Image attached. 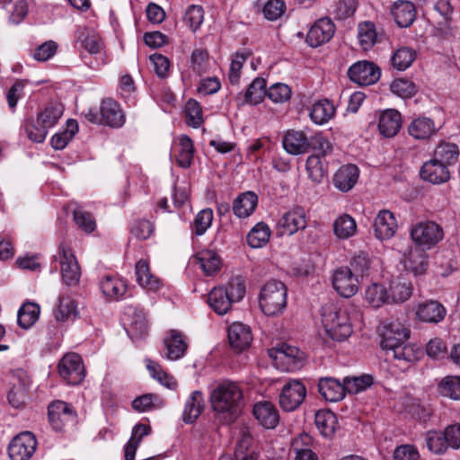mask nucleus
Returning <instances> with one entry per match:
<instances>
[{
  "label": "nucleus",
  "instance_id": "nucleus-10",
  "mask_svg": "<svg viewBox=\"0 0 460 460\" xmlns=\"http://www.w3.org/2000/svg\"><path fill=\"white\" fill-rule=\"evenodd\" d=\"M37 440L31 432L17 435L10 443L8 455L12 460H29L34 454Z\"/></svg>",
  "mask_w": 460,
  "mask_h": 460
},
{
  "label": "nucleus",
  "instance_id": "nucleus-63",
  "mask_svg": "<svg viewBox=\"0 0 460 460\" xmlns=\"http://www.w3.org/2000/svg\"><path fill=\"white\" fill-rule=\"evenodd\" d=\"M74 220L77 226L85 233H92L96 227L93 215L80 208L74 210Z\"/></svg>",
  "mask_w": 460,
  "mask_h": 460
},
{
  "label": "nucleus",
  "instance_id": "nucleus-43",
  "mask_svg": "<svg viewBox=\"0 0 460 460\" xmlns=\"http://www.w3.org/2000/svg\"><path fill=\"white\" fill-rule=\"evenodd\" d=\"M270 229L263 222L258 223L247 234V243L252 248H261L268 243Z\"/></svg>",
  "mask_w": 460,
  "mask_h": 460
},
{
  "label": "nucleus",
  "instance_id": "nucleus-11",
  "mask_svg": "<svg viewBox=\"0 0 460 460\" xmlns=\"http://www.w3.org/2000/svg\"><path fill=\"white\" fill-rule=\"evenodd\" d=\"M332 286L341 296L349 298L358 292L359 279L347 267H341L333 273Z\"/></svg>",
  "mask_w": 460,
  "mask_h": 460
},
{
  "label": "nucleus",
  "instance_id": "nucleus-52",
  "mask_svg": "<svg viewBox=\"0 0 460 460\" xmlns=\"http://www.w3.org/2000/svg\"><path fill=\"white\" fill-rule=\"evenodd\" d=\"M345 392L349 394H358L373 384V377L370 375H362L360 376H347L343 379Z\"/></svg>",
  "mask_w": 460,
  "mask_h": 460
},
{
  "label": "nucleus",
  "instance_id": "nucleus-42",
  "mask_svg": "<svg viewBox=\"0 0 460 460\" xmlns=\"http://www.w3.org/2000/svg\"><path fill=\"white\" fill-rule=\"evenodd\" d=\"M194 147L192 140L186 135L179 137L177 164L182 168H189L193 161Z\"/></svg>",
  "mask_w": 460,
  "mask_h": 460
},
{
  "label": "nucleus",
  "instance_id": "nucleus-30",
  "mask_svg": "<svg viewBox=\"0 0 460 460\" xmlns=\"http://www.w3.org/2000/svg\"><path fill=\"white\" fill-rule=\"evenodd\" d=\"M392 14L398 26L406 28L411 25L416 17V9L410 1H398L392 7Z\"/></svg>",
  "mask_w": 460,
  "mask_h": 460
},
{
  "label": "nucleus",
  "instance_id": "nucleus-60",
  "mask_svg": "<svg viewBox=\"0 0 460 460\" xmlns=\"http://www.w3.org/2000/svg\"><path fill=\"white\" fill-rule=\"evenodd\" d=\"M358 7L356 0H337L332 13L336 19L345 20L351 17Z\"/></svg>",
  "mask_w": 460,
  "mask_h": 460
},
{
  "label": "nucleus",
  "instance_id": "nucleus-4",
  "mask_svg": "<svg viewBox=\"0 0 460 460\" xmlns=\"http://www.w3.org/2000/svg\"><path fill=\"white\" fill-rule=\"evenodd\" d=\"M288 304V288L280 280L270 279L261 288L259 305L267 316L281 314Z\"/></svg>",
  "mask_w": 460,
  "mask_h": 460
},
{
  "label": "nucleus",
  "instance_id": "nucleus-14",
  "mask_svg": "<svg viewBox=\"0 0 460 460\" xmlns=\"http://www.w3.org/2000/svg\"><path fill=\"white\" fill-rule=\"evenodd\" d=\"M49 420L54 429L60 431L75 420V411L66 402L56 401L49 405Z\"/></svg>",
  "mask_w": 460,
  "mask_h": 460
},
{
  "label": "nucleus",
  "instance_id": "nucleus-8",
  "mask_svg": "<svg viewBox=\"0 0 460 460\" xmlns=\"http://www.w3.org/2000/svg\"><path fill=\"white\" fill-rule=\"evenodd\" d=\"M60 376L69 385H79L84 378L85 370L81 357L76 353L65 355L58 364Z\"/></svg>",
  "mask_w": 460,
  "mask_h": 460
},
{
  "label": "nucleus",
  "instance_id": "nucleus-26",
  "mask_svg": "<svg viewBox=\"0 0 460 460\" xmlns=\"http://www.w3.org/2000/svg\"><path fill=\"white\" fill-rule=\"evenodd\" d=\"M402 127V116L396 110L389 109L381 113L378 129L385 137H394Z\"/></svg>",
  "mask_w": 460,
  "mask_h": 460
},
{
  "label": "nucleus",
  "instance_id": "nucleus-15",
  "mask_svg": "<svg viewBox=\"0 0 460 460\" xmlns=\"http://www.w3.org/2000/svg\"><path fill=\"white\" fill-rule=\"evenodd\" d=\"M335 25L330 18L317 20L306 35V42L313 48L328 42L334 35Z\"/></svg>",
  "mask_w": 460,
  "mask_h": 460
},
{
  "label": "nucleus",
  "instance_id": "nucleus-23",
  "mask_svg": "<svg viewBox=\"0 0 460 460\" xmlns=\"http://www.w3.org/2000/svg\"><path fill=\"white\" fill-rule=\"evenodd\" d=\"M266 81L261 77L255 78L248 86L246 92L236 96L239 105H256L261 102L266 96Z\"/></svg>",
  "mask_w": 460,
  "mask_h": 460
},
{
  "label": "nucleus",
  "instance_id": "nucleus-62",
  "mask_svg": "<svg viewBox=\"0 0 460 460\" xmlns=\"http://www.w3.org/2000/svg\"><path fill=\"white\" fill-rule=\"evenodd\" d=\"M370 267V260L364 252L356 254L351 261L349 267H347L356 277L363 278L368 271Z\"/></svg>",
  "mask_w": 460,
  "mask_h": 460
},
{
  "label": "nucleus",
  "instance_id": "nucleus-35",
  "mask_svg": "<svg viewBox=\"0 0 460 460\" xmlns=\"http://www.w3.org/2000/svg\"><path fill=\"white\" fill-rule=\"evenodd\" d=\"M388 292L389 303H402L410 298L412 294L411 282L397 278L391 280Z\"/></svg>",
  "mask_w": 460,
  "mask_h": 460
},
{
  "label": "nucleus",
  "instance_id": "nucleus-55",
  "mask_svg": "<svg viewBox=\"0 0 460 460\" xmlns=\"http://www.w3.org/2000/svg\"><path fill=\"white\" fill-rule=\"evenodd\" d=\"M76 314V305L73 298L70 296H60L58 300V306L55 312V317L58 321L65 322L71 316Z\"/></svg>",
  "mask_w": 460,
  "mask_h": 460
},
{
  "label": "nucleus",
  "instance_id": "nucleus-54",
  "mask_svg": "<svg viewBox=\"0 0 460 460\" xmlns=\"http://www.w3.org/2000/svg\"><path fill=\"white\" fill-rule=\"evenodd\" d=\"M185 115L188 125L193 128H199L204 121L202 108L200 104L193 99H190L186 102Z\"/></svg>",
  "mask_w": 460,
  "mask_h": 460
},
{
  "label": "nucleus",
  "instance_id": "nucleus-57",
  "mask_svg": "<svg viewBox=\"0 0 460 460\" xmlns=\"http://www.w3.org/2000/svg\"><path fill=\"white\" fill-rule=\"evenodd\" d=\"M131 405L135 411L143 412L162 406L163 402L157 395L146 394L133 400Z\"/></svg>",
  "mask_w": 460,
  "mask_h": 460
},
{
  "label": "nucleus",
  "instance_id": "nucleus-22",
  "mask_svg": "<svg viewBox=\"0 0 460 460\" xmlns=\"http://www.w3.org/2000/svg\"><path fill=\"white\" fill-rule=\"evenodd\" d=\"M318 392L328 402H339L346 394L344 384L334 377H321L318 381Z\"/></svg>",
  "mask_w": 460,
  "mask_h": 460
},
{
  "label": "nucleus",
  "instance_id": "nucleus-45",
  "mask_svg": "<svg viewBox=\"0 0 460 460\" xmlns=\"http://www.w3.org/2000/svg\"><path fill=\"white\" fill-rule=\"evenodd\" d=\"M252 436L243 432L234 451L235 460H258L259 455L255 449L252 447Z\"/></svg>",
  "mask_w": 460,
  "mask_h": 460
},
{
  "label": "nucleus",
  "instance_id": "nucleus-61",
  "mask_svg": "<svg viewBox=\"0 0 460 460\" xmlns=\"http://www.w3.org/2000/svg\"><path fill=\"white\" fill-rule=\"evenodd\" d=\"M391 91L403 99H409L417 93V86L411 81L400 78L392 83Z\"/></svg>",
  "mask_w": 460,
  "mask_h": 460
},
{
  "label": "nucleus",
  "instance_id": "nucleus-47",
  "mask_svg": "<svg viewBox=\"0 0 460 460\" xmlns=\"http://www.w3.org/2000/svg\"><path fill=\"white\" fill-rule=\"evenodd\" d=\"M458 146L453 143H441L434 151V158L447 166L456 164L458 160Z\"/></svg>",
  "mask_w": 460,
  "mask_h": 460
},
{
  "label": "nucleus",
  "instance_id": "nucleus-27",
  "mask_svg": "<svg viewBox=\"0 0 460 460\" xmlns=\"http://www.w3.org/2000/svg\"><path fill=\"white\" fill-rule=\"evenodd\" d=\"M164 343L167 349L166 358L172 360L182 358L188 349L183 334L177 330H171Z\"/></svg>",
  "mask_w": 460,
  "mask_h": 460
},
{
  "label": "nucleus",
  "instance_id": "nucleus-56",
  "mask_svg": "<svg viewBox=\"0 0 460 460\" xmlns=\"http://www.w3.org/2000/svg\"><path fill=\"white\" fill-rule=\"evenodd\" d=\"M24 129L27 137L36 143L43 142L49 130L44 125L37 123V119L34 120L33 119H28L25 120Z\"/></svg>",
  "mask_w": 460,
  "mask_h": 460
},
{
  "label": "nucleus",
  "instance_id": "nucleus-50",
  "mask_svg": "<svg viewBox=\"0 0 460 460\" xmlns=\"http://www.w3.org/2000/svg\"><path fill=\"white\" fill-rule=\"evenodd\" d=\"M416 58V52L408 47L398 49L392 57V65L394 68L402 71L408 68Z\"/></svg>",
  "mask_w": 460,
  "mask_h": 460
},
{
  "label": "nucleus",
  "instance_id": "nucleus-38",
  "mask_svg": "<svg viewBox=\"0 0 460 460\" xmlns=\"http://www.w3.org/2000/svg\"><path fill=\"white\" fill-rule=\"evenodd\" d=\"M408 132L416 139H426L436 132V127L429 118L420 117L411 122Z\"/></svg>",
  "mask_w": 460,
  "mask_h": 460
},
{
  "label": "nucleus",
  "instance_id": "nucleus-16",
  "mask_svg": "<svg viewBox=\"0 0 460 460\" xmlns=\"http://www.w3.org/2000/svg\"><path fill=\"white\" fill-rule=\"evenodd\" d=\"M227 338L231 348L237 353L250 348L253 340L250 326L239 322L228 327Z\"/></svg>",
  "mask_w": 460,
  "mask_h": 460
},
{
  "label": "nucleus",
  "instance_id": "nucleus-3",
  "mask_svg": "<svg viewBox=\"0 0 460 460\" xmlns=\"http://www.w3.org/2000/svg\"><path fill=\"white\" fill-rule=\"evenodd\" d=\"M246 292L243 280L240 277L232 278L227 286L215 287L208 294V303L217 314L228 313L234 303L241 301Z\"/></svg>",
  "mask_w": 460,
  "mask_h": 460
},
{
  "label": "nucleus",
  "instance_id": "nucleus-25",
  "mask_svg": "<svg viewBox=\"0 0 460 460\" xmlns=\"http://www.w3.org/2000/svg\"><path fill=\"white\" fill-rule=\"evenodd\" d=\"M434 10L438 15L437 28L442 34L447 36L452 31V17L454 7L451 0H437L434 4Z\"/></svg>",
  "mask_w": 460,
  "mask_h": 460
},
{
  "label": "nucleus",
  "instance_id": "nucleus-49",
  "mask_svg": "<svg viewBox=\"0 0 460 460\" xmlns=\"http://www.w3.org/2000/svg\"><path fill=\"white\" fill-rule=\"evenodd\" d=\"M367 302L373 307H380L385 303H389L387 289L381 284H372L365 292Z\"/></svg>",
  "mask_w": 460,
  "mask_h": 460
},
{
  "label": "nucleus",
  "instance_id": "nucleus-36",
  "mask_svg": "<svg viewBox=\"0 0 460 460\" xmlns=\"http://www.w3.org/2000/svg\"><path fill=\"white\" fill-rule=\"evenodd\" d=\"M194 261L199 265L206 275H213L221 267V260L216 252L202 250L194 256Z\"/></svg>",
  "mask_w": 460,
  "mask_h": 460
},
{
  "label": "nucleus",
  "instance_id": "nucleus-7",
  "mask_svg": "<svg viewBox=\"0 0 460 460\" xmlns=\"http://www.w3.org/2000/svg\"><path fill=\"white\" fill-rule=\"evenodd\" d=\"M380 345L383 349L404 343L410 337V330L398 320H388L379 327Z\"/></svg>",
  "mask_w": 460,
  "mask_h": 460
},
{
  "label": "nucleus",
  "instance_id": "nucleus-41",
  "mask_svg": "<svg viewBox=\"0 0 460 460\" xmlns=\"http://www.w3.org/2000/svg\"><path fill=\"white\" fill-rule=\"evenodd\" d=\"M64 108L59 103H51L44 108L37 116V123H41L47 129L54 127L61 116Z\"/></svg>",
  "mask_w": 460,
  "mask_h": 460
},
{
  "label": "nucleus",
  "instance_id": "nucleus-37",
  "mask_svg": "<svg viewBox=\"0 0 460 460\" xmlns=\"http://www.w3.org/2000/svg\"><path fill=\"white\" fill-rule=\"evenodd\" d=\"M204 409L203 394L199 391H194L187 400L182 420L185 423H192L201 414Z\"/></svg>",
  "mask_w": 460,
  "mask_h": 460
},
{
  "label": "nucleus",
  "instance_id": "nucleus-51",
  "mask_svg": "<svg viewBox=\"0 0 460 460\" xmlns=\"http://www.w3.org/2000/svg\"><path fill=\"white\" fill-rule=\"evenodd\" d=\"M376 31L375 24L371 22H360L358 27V37L361 47L368 49L376 41Z\"/></svg>",
  "mask_w": 460,
  "mask_h": 460
},
{
  "label": "nucleus",
  "instance_id": "nucleus-12",
  "mask_svg": "<svg viewBox=\"0 0 460 460\" xmlns=\"http://www.w3.org/2000/svg\"><path fill=\"white\" fill-rule=\"evenodd\" d=\"M380 69L373 62L359 61L348 70L349 79L359 85L375 84L380 77Z\"/></svg>",
  "mask_w": 460,
  "mask_h": 460
},
{
  "label": "nucleus",
  "instance_id": "nucleus-53",
  "mask_svg": "<svg viewBox=\"0 0 460 460\" xmlns=\"http://www.w3.org/2000/svg\"><path fill=\"white\" fill-rule=\"evenodd\" d=\"M428 448L435 454H443L449 447L444 432L429 430L426 434Z\"/></svg>",
  "mask_w": 460,
  "mask_h": 460
},
{
  "label": "nucleus",
  "instance_id": "nucleus-33",
  "mask_svg": "<svg viewBox=\"0 0 460 460\" xmlns=\"http://www.w3.org/2000/svg\"><path fill=\"white\" fill-rule=\"evenodd\" d=\"M136 275L138 284L150 291H156L161 287V280L150 271L148 262L140 260L136 264Z\"/></svg>",
  "mask_w": 460,
  "mask_h": 460
},
{
  "label": "nucleus",
  "instance_id": "nucleus-24",
  "mask_svg": "<svg viewBox=\"0 0 460 460\" xmlns=\"http://www.w3.org/2000/svg\"><path fill=\"white\" fill-rule=\"evenodd\" d=\"M100 113L102 115V124L112 128H119L124 123V115L119 103L111 98L104 99L102 102Z\"/></svg>",
  "mask_w": 460,
  "mask_h": 460
},
{
  "label": "nucleus",
  "instance_id": "nucleus-48",
  "mask_svg": "<svg viewBox=\"0 0 460 460\" xmlns=\"http://www.w3.org/2000/svg\"><path fill=\"white\" fill-rule=\"evenodd\" d=\"M357 230L355 220L349 215L345 214L339 217L333 224V231L335 235L340 239H347L354 235Z\"/></svg>",
  "mask_w": 460,
  "mask_h": 460
},
{
  "label": "nucleus",
  "instance_id": "nucleus-29",
  "mask_svg": "<svg viewBox=\"0 0 460 460\" xmlns=\"http://www.w3.org/2000/svg\"><path fill=\"white\" fill-rule=\"evenodd\" d=\"M269 356L275 361L279 360L282 363L293 365L294 367H296L297 363L302 359L299 349L287 343L279 344L269 349Z\"/></svg>",
  "mask_w": 460,
  "mask_h": 460
},
{
  "label": "nucleus",
  "instance_id": "nucleus-34",
  "mask_svg": "<svg viewBox=\"0 0 460 460\" xmlns=\"http://www.w3.org/2000/svg\"><path fill=\"white\" fill-rule=\"evenodd\" d=\"M314 422L320 433L325 438H332L338 426L337 416L330 410L318 411Z\"/></svg>",
  "mask_w": 460,
  "mask_h": 460
},
{
  "label": "nucleus",
  "instance_id": "nucleus-2",
  "mask_svg": "<svg viewBox=\"0 0 460 460\" xmlns=\"http://www.w3.org/2000/svg\"><path fill=\"white\" fill-rule=\"evenodd\" d=\"M359 316L353 305L326 304L322 308V322L326 333L334 341H343L352 333V321Z\"/></svg>",
  "mask_w": 460,
  "mask_h": 460
},
{
  "label": "nucleus",
  "instance_id": "nucleus-17",
  "mask_svg": "<svg viewBox=\"0 0 460 460\" xmlns=\"http://www.w3.org/2000/svg\"><path fill=\"white\" fill-rule=\"evenodd\" d=\"M415 314L420 322L438 323L444 320L447 310L441 303L430 299L419 303L416 306Z\"/></svg>",
  "mask_w": 460,
  "mask_h": 460
},
{
  "label": "nucleus",
  "instance_id": "nucleus-31",
  "mask_svg": "<svg viewBox=\"0 0 460 460\" xmlns=\"http://www.w3.org/2000/svg\"><path fill=\"white\" fill-rule=\"evenodd\" d=\"M258 204V197L252 191L240 194L233 203L234 214L239 218L250 217Z\"/></svg>",
  "mask_w": 460,
  "mask_h": 460
},
{
  "label": "nucleus",
  "instance_id": "nucleus-32",
  "mask_svg": "<svg viewBox=\"0 0 460 460\" xmlns=\"http://www.w3.org/2000/svg\"><path fill=\"white\" fill-rule=\"evenodd\" d=\"M102 294L109 299L119 300L122 298L128 290L125 282L116 277L105 276L100 282Z\"/></svg>",
  "mask_w": 460,
  "mask_h": 460
},
{
  "label": "nucleus",
  "instance_id": "nucleus-58",
  "mask_svg": "<svg viewBox=\"0 0 460 460\" xmlns=\"http://www.w3.org/2000/svg\"><path fill=\"white\" fill-rule=\"evenodd\" d=\"M147 369L151 373L152 376L159 381L162 385L169 389H176L177 381L175 378L164 372L159 364L154 361H150L147 364Z\"/></svg>",
  "mask_w": 460,
  "mask_h": 460
},
{
  "label": "nucleus",
  "instance_id": "nucleus-20",
  "mask_svg": "<svg viewBox=\"0 0 460 460\" xmlns=\"http://www.w3.org/2000/svg\"><path fill=\"white\" fill-rule=\"evenodd\" d=\"M252 413L261 425L266 429H274L279 421V411L270 402L255 403Z\"/></svg>",
  "mask_w": 460,
  "mask_h": 460
},
{
  "label": "nucleus",
  "instance_id": "nucleus-9",
  "mask_svg": "<svg viewBox=\"0 0 460 460\" xmlns=\"http://www.w3.org/2000/svg\"><path fill=\"white\" fill-rule=\"evenodd\" d=\"M306 395V388L299 380H291L282 388L279 394V405L286 411L297 409L304 402Z\"/></svg>",
  "mask_w": 460,
  "mask_h": 460
},
{
  "label": "nucleus",
  "instance_id": "nucleus-46",
  "mask_svg": "<svg viewBox=\"0 0 460 460\" xmlns=\"http://www.w3.org/2000/svg\"><path fill=\"white\" fill-rule=\"evenodd\" d=\"M428 266L427 255L422 250L414 249L411 250L405 260V268L414 275L423 274Z\"/></svg>",
  "mask_w": 460,
  "mask_h": 460
},
{
  "label": "nucleus",
  "instance_id": "nucleus-13",
  "mask_svg": "<svg viewBox=\"0 0 460 460\" xmlns=\"http://www.w3.org/2000/svg\"><path fill=\"white\" fill-rule=\"evenodd\" d=\"M306 226L305 212L302 208H296L285 213L278 222L279 235H292Z\"/></svg>",
  "mask_w": 460,
  "mask_h": 460
},
{
  "label": "nucleus",
  "instance_id": "nucleus-39",
  "mask_svg": "<svg viewBox=\"0 0 460 460\" xmlns=\"http://www.w3.org/2000/svg\"><path fill=\"white\" fill-rule=\"evenodd\" d=\"M40 306L31 302L24 303L18 311L17 322L20 327L29 329L39 318Z\"/></svg>",
  "mask_w": 460,
  "mask_h": 460
},
{
  "label": "nucleus",
  "instance_id": "nucleus-18",
  "mask_svg": "<svg viewBox=\"0 0 460 460\" xmlns=\"http://www.w3.org/2000/svg\"><path fill=\"white\" fill-rule=\"evenodd\" d=\"M309 140L304 131L289 129L283 136L282 146L288 154L298 155L309 152Z\"/></svg>",
  "mask_w": 460,
  "mask_h": 460
},
{
  "label": "nucleus",
  "instance_id": "nucleus-6",
  "mask_svg": "<svg viewBox=\"0 0 460 460\" xmlns=\"http://www.w3.org/2000/svg\"><path fill=\"white\" fill-rule=\"evenodd\" d=\"M56 259L59 261L63 282L66 286L77 285L81 277V270L71 248L64 243H60Z\"/></svg>",
  "mask_w": 460,
  "mask_h": 460
},
{
  "label": "nucleus",
  "instance_id": "nucleus-21",
  "mask_svg": "<svg viewBox=\"0 0 460 460\" xmlns=\"http://www.w3.org/2000/svg\"><path fill=\"white\" fill-rule=\"evenodd\" d=\"M420 176L425 181L438 184L449 179V171L447 164L433 158L422 165Z\"/></svg>",
  "mask_w": 460,
  "mask_h": 460
},
{
  "label": "nucleus",
  "instance_id": "nucleus-28",
  "mask_svg": "<svg viewBox=\"0 0 460 460\" xmlns=\"http://www.w3.org/2000/svg\"><path fill=\"white\" fill-rule=\"evenodd\" d=\"M358 179V169L354 164L341 166L334 174L332 182L335 188L347 192L356 184Z\"/></svg>",
  "mask_w": 460,
  "mask_h": 460
},
{
  "label": "nucleus",
  "instance_id": "nucleus-5",
  "mask_svg": "<svg viewBox=\"0 0 460 460\" xmlns=\"http://www.w3.org/2000/svg\"><path fill=\"white\" fill-rule=\"evenodd\" d=\"M411 237L419 246L430 249L444 237L443 228L434 221H421L411 228Z\"/></svg>",
  "mask_w": 460,
  "mask_h": 460
},
{
  "label": "nucleus",
  "instance_id": "nucleus-64",
  "mask_svg": "<svg viewBox=\"0 0 460 460\" xmlns=\"http://www.w3.org/2000/svg\"><path fill=\"white\" fill-rule=\"evenodd\" d=\"M266 96L273 102H284L291 97V89L288 84L277 83L267 90Z\"/></svg>",
  "mask_w": 460,
  "mask_h": 460
},
{
  "label": "nucleus",
  "instance_id": "nucleus-44",
  "mask_svg": "<svg viewBox=\"0 0 460 460\" xmlns=\"http://www.w3.org/2000/svg\"><path fill=\"white\" fill-rule=\"evenodd\" d=\"M438 393L452 400H460V376H447L441 379L438 385Z\"/></svg>",
  "mask_w": 460,
  "mask_h": 460
},
{
  "label": "nucleus",
  "instance_id": "nucleus-59",
  "mask_svg": "<svg viewBox=\"0 0 460 460\" xmlns=\"http://www.w3.org/2000/svg\"><path fill=\"white\" fill-rule=\"evenodd\" d=\"M212 221L213 210L211 208L202 209L195 217V219L192 224V231L197 235H201L211 226Z\"/></svg>",
  "mask_w": 460,
  "mask_h": 460
},
{
  "label": "nucleus",
  "instance_id": "nucleus-19",
  "mask_svg": "<svg viewBox=\"0 0 460 460\" xmlns=\"http://www.w3.org/2000/svg\"><path fill=\"white\" fill-rule=\"evenodd\" d=\"M397 227L398 226L394 215L390 210L383 209L379 211L375 218V235L379 240L392 238L395 234Z\"/></svg>",
  "mask_w": 460,
  "mask_h": 460
},
{
  "label": "nucleus",
  "instance_id": "nucleus-40",
  "mask_svg": "<svg viewBox=\"0 0 460 460\" xmlns=\"http://www.w3.org/2000/svg\"><path fill=\"white\" fill-rule=\"evenodd\" d=\"M335 113L333 104L328 100L315 102L310 111L312 120L316 124H323L330 120Z\"/></svg>",
  "mask_w": 460,
  "mask_h": 460
},
{
  "label": "nucleus",
  "instance_id": "nucleus-1",
  "mask_svg": "<svg viewBox=\"0 0 460 460\" xmlns=\"http://www.w3.org/2000/svg\"><path fill=\"white\" fill-rule=\"evenodd\" d=\"M209 399L213 411L223 414L228 422L237 419L244 405L242 386L231 380H223L216 384Z\"/></svg>",
  "mask_w": 460,
  "mask_h": 460
}]
</instances>
